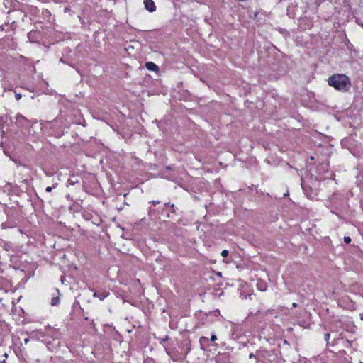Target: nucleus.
<instances>
[{
  "label": "nucleus",
  "mask_w": 363,
  "mask_h": 363,
  "mask_svg": "<svg viewBox=\"0 0 363 363\" xmlns=\"http://www.w3.org/2000/svg\"><path fill=\"white\" fill-rule=\"evenodd\" d=\"M328 84L340 91H347L350 86V81L347 76L336 74L328 78Z\"/></svg>",
  "instance_id": "nucleus-1"
},
{
  "label": "nucleus",
  "mask_w": 363,
  "mask_h": 363,
  "mask_svg": "<svg viewBox=\"0 0 363 363\" xmlns=\"http://www.w3.org/2000/svg\"><path fill=\"white\" fill-rule=\"evenodd\" d=\"M144 5L145 8L150 12H153L156 10V6L152 0H145Z\"/></svg>",
  "instance_id": "nucleus-2"
},
{
  "label": "nucleus",
  "mask_w": 363,
  "mask_h": 363,
  "mask_svg": "<svg viewBox=\"0 0 363 363\" xmlns=\"http://www.w3.org/2000/svg\"><path fill=\"white\" fill-rule=\"evenodd\" d=\"M108 296L109 292L106 291L95 292L94 294V296L99 298L101 301H103L105 298L108 297Z\"/></svg>",
  "instance_id": "nucleus-3"
},
{
  "label": "nucleus",
  "mask_w": 363,
  "mask_h": 363,
  "mask_svg": "<svg viewBox=\"0 0 363 363\" xmlns=\"http://www.w3.org/2000/svg\"><path fill=\"white\" fill-rule=\"evenodd\" d=\"M28 121L27 118L23 115L18 113L16 116V123L19 125H24L25 123Z\"/></svg>",
  "instance_id": "nucleus-4"
},
{
  "label": "nucleus",
  "mask_w": 363,
  "mask_h": 363,
  "mask_svg": "<svg viewBox=\"0 0 363 363\" xmlns=\"http://www.w3.org/2000/svg\"><path fill=\"white\" fill-rule=\"evenodd\" d=\"M145 67L146 68L148 69V70H150V71H155V72H157L158 71L159 69V67L157 65H155L154 62H146L145 64Z\"/></svg>",
  "instance_id": "nucleus-5"
},
{
  "label": "nucleus",
  "mask_w": 363,
  "mask_h": 363,
  "mask_svg": "<svg viewBox=\"0 0 363 363\" xmlns=\"http://www.w3.org/2000/svg\"><path fill=\"white\" fill-rule=\"evenodd\" d=\"M60 302V298L57 296V297H53L52 298V301H51V304L52 306H56Z\"/></svg>",
  "instance_id": "nucleus-6"
},
{
  "label": "nucleus",
  "mask_w": 363,
  "mask_h": 363,
  "mask_svg": "<svg viewBox=\"0 0 363 363\" xmlns=\"http://www.w3.org/2000/svg\"><path fill=\"white\" fill-rule=\"evenodd\" d=\"M344 241L345 243L349 244L351 242V238L349 236H345L344 238Z\"/></svg>",
  "instance_id": "nucleus-7"
},
{
  "label": "nucleus",
  "mask_w": 363,
  "mask_h": 363,
  "mask_svg": "<svg viewBox=\"0 0 363 363\" xmlns=\"http://www.w3.org/2000/svg\"><path fill=\"white\" fill-rule=\"evenodd\" d=\"M221 255L223 257H225L228 255V251L227 250H223L222 252H221Z\"/></svg>",
  "instance_id": "nucleus-8"
},
{
  "label": "nucleus",
  "mask_w": 363,
  "mask_h": 363,
  "mask_svg": "<svg viewBox=\"0 0 363 363\" xmlns=\"http://www.w3.org/2000/svg\"><path fill=\"white\" fill-rule=\"evenodd\" d=\"M15 97L17 100H20L22 97L21 94H18V93H16L15 94Z\"/></svg>",
  "instance_id": "nucleus-9"
},
{
  "label": "nucleus",
  "mask_w": 363,
  "mask_h": 363,
  "mask_svg": "<svg viewBox=\"0 0 363 363\" xmlns=\"http://www.w3.org/2000/svg\"><path fill=\"white\" fill-rule=\"evenodd\" d=\"M216 340H217V337L215 335H212L211 337V340L212 342H214Z\"/></svg>",
  "instance_id": "nucleus-10"
},
{
  "label": "nucleus",
  "mask_w": 363,
  "mask_h": 363,
  "mask_svg": "<svg viewBox=\"0 0 363 363\" xmlns=\"http://www.w3.org/2000/svg\"><path fill=\"white\" fill-rule=\"evenodd\" d=\"M329 338H330V334L329 333H326L325 335V340L328 342L329 340Z\"/></svg>",
  "instance_id": "nucleus-11"
},
{
  "label": "nucleus",
  "mask_w": 363,
  "mask_h": 363,
  "mask_svg": "<svg viewBox=\"0 0 363 363\" xmlns=\"http://www.w3.org/2000/svg\"><path fill=\"white\" fill-rule=\"evenodd\" d=\"M52 189V188L51 186H48L45 190L47 192H51Z\"/></svg>",
  "instance_id": "nucleus-12"
},
{
  "label": "nucleus",
  "mask_w": 363,
  "mask_h": 363,
  "mask_svg": "<svg viewBox=\"0 0 363 363\" xmlns=\"http://www.w3.org/2000/svg\"><path fill=\"white\" fill-rule=\"evenodd\" d=\"M160 202L158 201H152V203L155 206H156L157 204H158Z\"/></svg>",
  "instance_id": "nucleus-13"
},
{
  "label": "nucleus",
  "mask_w": 363,
  "mask_h": 363,
  "mask_svg": "<svg viewBox=\"0 0 363 363\" xmlns=\"http://www.w3.org/2000/svg\"><path fill=\"white\" fill-rule=\"evenodd\" d=\"M207 338L205 337H202L201 339H200V341L201 342L202 340H206Z\"/></svg>",
  "instance_id": "nucleus-14"
},
{
  "label": "nucleus",
  "mask_w": 363,
  "mask_h": 363,
  "mask_svg": "<svg viewBox=\"0 0 363 363\" xmlns=\"http://www.w3.org/2000/svg\"><path fill=\"white\" fill-rule=\"evenodd\" d=\"M249 357L251 359V358L255 357V356L253 354H250Z\"/></svg>",
  "instance_id": "nucleus-15"
},
{
  "label": "nucleus",
  "mask_w": 363,
  "mask_h": 363,
  "mask_svg": "<svg viewBox=\"0 0 363 363\" xmlns=\"http://www.w3.org/2000/svg\"><path fill=\"white\" fill-rule=\"evenodd\" d=\"M24 342H25L26 344V343H28V338H26V339L24 340Z\"/></svg>",
  "instance_id": "nucleus-16"
},
{
  "label": "nucleus",
  "mask_w": 363,
  "mask_h": 363,
  "mask_svg": "<svg viewBox=\"0 0 363 363\" xmlns=\"http://www.w3.org/2000/svg\"><path fill=\"white\" fill-rule=\"evenodd\" d=\"M292 306H293V307H296V303H294Z\"/></svg>",
  "instance_id": "nucleus-17"
},
{
  "label": "nucleus",
  "mask_w": 363,
  "mask_h": 363,
  "mask_svg": "<svg viewBox=\"0 0 363 363\" xmlns=\"http://www.w3.org/2000/svg\"><path fill=\"white\" fill-rule=\"evenodd\" d=\"M45 174H46V175H48V176H50V173H47V172H46Z\"/></svg>",
  "instance_id": "nucleus-18"
}]
</instances>
